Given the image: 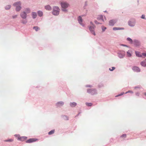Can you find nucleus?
Instances as JSON below:
<instances>
[{
	"label": "nucleus",
	"instance_id": "f257e3e1",
	"mask_svg": "<svg viewBox=\"0 0 146 146\" xmlns=\"http://www.w3.org/2000/svg\"><path fill=\"white\" fill-rule=\"evenodd\" d=\"M60 9L58 7L55 6L53 7L52 13L53 15H57L59 14Z\"/></svg>",
	"mask_w": 146,
	"mask_h": 146
},
{
	"label": "nucleus",
	"instance_id": "f03ea898",
	"mask_svg": "<svg viewBox=\"0 0 146 146\" xmlns=\"http://www.w3.org/2000/svg\"><path fill=\"white\" fill-rule=\"evenodd\" d=\"M21 5V3L20 2H16L14 4V5H15L16 7V10L17 11H19L21 9V7H20Z\"/></svg>",
	"mask_w": 146,
	"mask_h": 146
},
{
	"label": "nucleus",
	"instance_id": "7ed1b4c3",
	"mask_svg": "<svg viewBox=\"0 0 146 146\" xmlns=\"http://www.w3.org/2000/svg\"><path fill=\"white\" fill-rule=\"evenodd\" d=\"M16 137L18 138V140L21 141H24L26 140L27 138V137H20L19 135H17Z\"/></svg>",
	"mask_w": 146,
	"mask_h": 146
},
{
	"label": "nucleus",
	"instance_id": "20e7f679",
	"mask_svg": "<svg viewBox=\"0 0 146 146\" xmlns=\"http://www.w3.org/2000/svg\"><path fill=\"white\" fill-rule=\"evenodd\" d=\"M61 5L62 8L63 9L66 8L69 6V4L65 2H62Z\"/></svg>",
	"mask_w": 146,
	"mask_h": 146
},
{
	"label": "nucleus",
	"instance_id": "39448f33",
	"mask_svg": "<svg viewBox=\"0 0 146 146\" xmlns=\"http://www.w3.org/2000/svg\"><path fill=\"white\" fill-rule=\"evenodd\" d=\"M38 139L35 138H31L28 140L26 141L27 143H31L35 142L37 141Z\"/></svg>",
	"mask_w": 146,
	"mask_h": 146
},
{
	"label": "nucleus",
	"instance_id": "423d86ee",
	"mask_svg": "<svg viewBox=\"0 0 146 146\" xmlns=\"http://www.w3.org/2000/svg\"><path fill=\"white\" fill-rule=\"evenodd\" d=\"M94 26H90L89 27V30L91 31V33L94 35H95L96 34L94 31Z\"/></svg>",
	"mask_w": 146,
	"mask_h": 146
},
{
	"label": "nucleus",
	"instance_id": "0eeeda50",
	"mask_svg": "<svg viewBox=\"0 0 146 146\" xmlns=\"http://www.w3.org/2000/svg\"><path fill=\"white\" fill-rule=\"evenodd\" d=\"M21 17L23 19H25L27 17V14L26 13L24 12H22L20 14Z\"/></svg>",
	"mask_w": 146,
	"mask_h": 146
},
{
	"label": "nucleus",
	"instance_id": "6e6552de",
	"mask_svg": "<svg viewBox=\"0 0 146 146\" xmlns=\"http://www.w3.org/2000/svg\"><path fill=\"white\" fill-rule=\"evenodd\" d=\"M79 23L82 25L84 26V24L82 23V19L81 16L78 17V19Z\"/></svg>",
	"mask_w": 146,
	"mask_h": 146
},
{
	"label": "nucleus",
	"instance_id": "1a4fd4ad",
	"mask_svg": "<svg viewBox=\"0 0 146 146\" xmlns=\"http://www.w3.org/2000/svg\"><path fill=\"white\" fill-rule=\"evenodd\" d=\"M88 93H91L92 95H94L96 93V91L94 89H89L88 90Z\"/></svg>",
	"mask_w": 146,
	"mask_h": 146
},
{
	"label": "nucleus",
	"instance_id": "9d476101",
	"mask_svg": "<svg viewBox=\"0 0 146 146\" xmlns=\"http://www.w3.org/2000/svg\"><path fill=\"white\" fill-rule=\"evenodd\" d=\"M116 22V21L115 20H111L109 21V25L110 26H113Z\"/></svg>",
	"mask_w": 146,
	"mask_h": 146
},
{
	"label": "nucleus",
	"instance_id": "9b49d317",
	"mask_svg": "<svg viewBox=\"0 0 146 146\" xmlns=\"http://www.w3.org/2000/svg\"><path fill=\"white\" fill-rule=\"evenodd\" d=\"M45 9L47 11H50L52 10L51 7L49 5H47L44 7Z\"/></svg>",
	"mask_w": 146,
	"mask_h": 146
},
{
	"label": "nucleus",
	"instance_id": "f8f14e48",
	"mask_svg": "<svg viewBox=\"0 0 146 146\" xmlns=\"http://www.w3.org/2000/svg\"><path fill=\"white\" fill-rule=\"evenodd\" d=\"M141 65L143 66V67H146V59L145 60H144L141 61L140 63Z\"/></svg>",
	"mask_w": 146,
	"mask_h": 146
},
{
	"label": "nucleus",
	"instance_id": "ddd939ff",
	"mask_svg": "<svg viewBox=\"0 0 146 146\" xmlns=\"http://www.w3.org/2000/svg\"><path fill=\"white\" fill-rule=\"evenodd\" d=\"M135 53L137 56L139 57H143L142 53L141 54L140 52H139L135 51Z\"/></svg>",
	"mask_w": 146,
	"mask_h": 146
},
{
	"label": "nucleus",
	"instance_id": "4468645a",
	"mask_svg": "<svg viewBox=\"0 0 146 146\" xmlns=\"http://www.w3.org/2000/svg\"><path fill=\"white\" fill-rule=\"evenodd\" d=\"M64 104V103L62 102H58L56 104V106L58 107H60L62 106Z\"/></svg>",
	"mask_w": 146,
	"mask_h": 146
},
{
	"label": "nucleus",
	"instance_id": "2eb2a0df",
	"mask_svg": "<svg viewBox=\"0 0 146 146\" xmlns=\"http://www.w3.org/2000/svg\"><path fill=\"white\" fill-rule=\"evenodd\" d=\"M133 70L137 72H139L140 71V69L137 67H134L133 68Z\"/></svg>",
	"mask_w": 146,
	"mask_h": 146
},
{
	"label": "nucleus",
	"instance_id": "dca6fc26",
	"mask_svg": "<svg viewBox=\"0 0 146 146\" xmlns=\"http://www.w3.org/2000/svg\"><path fill=\"white\" fill-rule=\"evenodd\" d=\"M129 25L131 27L134 26L135 25V23L134 22H131V21H129L128 22Z\"/></svg>",
	"mask_w": 146,
	"mask_h": 146
},
{
	"label": "nucleus",
	"instance_id": "f3484780",
	"mask_svg": "<svg viewBox=\"0 0 146 146\" xmlns=\"http://www.w3.org/2000/svg\"><path fill=\"white\" fill-rule=\"evenodd\" d=\"M37 16L36 13L33 12L32 13V16L33 19L35 18Z\"/></svg>",
	"mask_w": 146,
	"mask_h": 146
},
{
	"label": "nucleus",
	"instance_id": "a211bd4d",
	"mask_svg": "<svg viewBox=\"0 0 146 146\" xmlns=\"http://www.w3.org/2000/svg\"><path fill=\"white\" fill-rule=\"evenodd\" d=\"M124 29L123 28H120V27H114L113 28V30H123Z\"/></svg>",
	"mask_w": 146,
	"mask_h": 146
},
{
	"label": "nucleus",
	"instance_id": "6ab92c4d",
	"mask_svg": "<svg viewBox=\"0 0 146 146\" xmlns=\"http://www.w3.org/2000/svg\"><path fill=\"white\" fill-rule=\"evenodd\" d=\"M37 13H38V15L40 17H41L43 15V12L41 11H38Z\"/></svg>",
	"mask_w": 146,
	"mask_h": 146
},
{
	"label": "nucleus",
	"instance_id": "aec40b11",
	"mask_svg": "<svg viewBox=\"0 0 146 146\" xmlns=\"http://www.w3.org/2000/svg\"><path fill=\"white\" fill-rule=\"evenodd\" d=\"M76 103L75 102L71 103L70 104V105L71 107H74L76 105Z\"/></svg>",
	"mask_w": 146,
	"mask_h": 146
},
{
	"label": "nucleus",
	"instance_id": "412c9836",
	"mask_svg": "<svg viewBox=\"0 0 146 146\" xmlns=\"http://www.w3.org/2000/svg\"><path fill=\"white\" fill-rule=\"evenodd\" d=\"M127 56L130 57L131 56V54L129 51H128L127 52Z\"/></svg>",
	"mask_w": 146,
	"mask_h": 146
},
{
	"label": "nucleus",
	"instance_id": "4be33fe9",
	"mask_svg": "<svg viewBox=\"0 0 146 146\" xmlns=\"http://www.w3.org/2000/svg\"><path fill=\"white\" fill-rule=\"evenodd\" d=\"M54 130H52L49 131L48 134L49 135H51L53 134L54 133Z\"/></svg>",
	"mask_w": 146,
	"mask_h": 146
},
{
	"label": "nucleus",
	"instance_id": "5701e85b",
	"mask_svg": "<svg viewBox=\"0 0 146 146\" xmlns=\"http://www.w3.org/2000/svg\"><path fill=\"white\" fill-rule=\"evenodd\" d=\"M33 29H35L36 31H37L40 29V28L38 27H33Z\"/></svg>",
	"mask_w": 146,
	"mask_h": 146
},
{
	"label": "nucleus",
	"instance_id": "b1692460",
	"mask_svg": "<svg viewBox=\"0 0 146 146\" xmlns=\"http://www.w3.org/2000/svg\"><path fill=\"white\" fill-rule=\"evenodd\" d=\"M25 11L27 13H29L31 12V11L29 8H27L25 9Z\"/></svg>",
	"mask_w": 146,
	"mask_h": 146
},
{
	"label": "nucleus",
	"instance_id": "393cba45",
	"mask_svg": "<svg viewBox=\"0 0 146 146\" xmlns=\"http://www.w3.org/2000/svg\"><path fill=\"white\" fill-rule=\"evenodd\" d=\"M11 6L9 5H8L6 6L5 7V9L7 10L11 8Z\"/></svg>",
	"mask_w": 146,
	"mask_h": 146
},
{
	"label": "nucleus",
	"instance_id": "a878e982",
	"mask_svg": "<svg viewBox=\"0 0 146 146\" xmlns=\"http://www.w3.org/2000/svg\"><path fill=\"white\" fill-rule=\"evenodd\" d=\"M126 135L125 134H123L121 136V138H126Z\"/></svg>",
	"mask_w": 146,
	"mask_h": 146
},
{
	"label": "nucleus",
	"instance_id": "bb28decb",
	"mask_svg": "<svg viewBox=\"0 0 146 146\" xmlns=\"http://www.w3.org/2000/svg\"><path fill=\"white\" fill-rule=\"evenodd\" d=\"M21 23L23 24H26L27 23V21L26 20H22Z\"/></svg>",
	"mask_w": 146,
	"mask_h": 146
},
{
	"label": "nucleus",
	"instance_id": "cd10ccee",
	"mask_svg": "<svg viewBox=\"0 0 146 146\" xmlns=\"http://www.w3.org/2000/svg\"><path fill=\"white\" fill-rule=\"evenodd\" d=\"M98 19L100 20H102L103 21V17L102 15L100 16L98 18Z\"/></svg>",
	"mask_w": 146,
	"mask_h": 146
},
{
	"label": "nucleus",
	"instance_id": "c85d7f7f",
	"mask_svg": "<svg viewBox=\"0 0 146 146\" xmlns=\"http://www.w3.org/2000/svg\"><path fill=\"white\" fill-rule=\"evenodd\" d=\"M92 104L91 103H86V105L88 106H91L92 105Z\"/></svg>",
	"mask_w": 146,
	"mask_h": 146
},
{
	"label": "nucleus",
	"instance_id": "c756f323",
	"mask_svg": "<svg viewBox=\"0 0 146 146\" xmlns=\"http://www.w3.org/2000/svg\"><path fill=\"white\" fill-rule=\"evenodd\" d=\"M127 40L128 41H129L131 43H132V39L129 38H127Z\"/></svg>",
	"mask_w": 146,
	"mask_h": 146
},
{
	"label": "nucleus",
	"instance_id": "7c9ffc66",
	"mask_svg": "<svg viewBox=\"0 0 146 146\" xmlns=\"http://www.w3.org/2000/svg\"><path fill=\"white\" fill-rule=\"evenodd\" d=\"M5 141L6 142H12L13 141V140L12 139H9L7 140H5Z\"/></svg>",
	"mask_w": 146,
	"mask_h": 146
},
{
	"label": "nucleus",
	"instance_id": "2f4dec72",
	"mask_svg": "<svg viewBox=\"0 0 146 146\" xmlns=\"http://www.w3.org/2000/svg\"><path fill=\"white\" fill-rule=\"evenodd\" d=\"M115 69V67H111V68H110L109 69L110 71H112L113 70Z\"/></svg>",
	"mask_w": 146,
	"mask_h": 146
},
{
	"label": "nucleus",
	"instance_id": "473e14b6",
	"mask_svg": "<svg viewBox=\"0 0 146 146\" xmlns=\"http://www.w3.org/2000/svg\"><path fill=\"white\" fill-rule=\"evenodd\" d=\"M124 94V92H122L121 94H119L118 95L116 96L115 97H118L119 96H122Z\"/></svg>",
	"mask_w": 146,
	"mask_h": 146
},
{
	"label": "nucleus",
	"instance_id": "72a5a7b5",
	"mask_svg": "<svg viewBox=\"0 0 146 146\" xmlns=\"http://www.w3.org/2000/svg\"><path fill=\"white\" fill-rule=\"evenodd\" d=\"M142 55L143 57L146 56V53H142Z\"/></svg>",
	"mask_w": 146,
	"mask_h": 146
},
{
	"label": "nucleus",
	"instance_id": "f704fd0d",
	"mask_svg": "<svg viewBox=\"0 0 146 146\" xmlns=\"http://www.w3.org/2000/svg\"><path fill=\"white\" fill-rule=\"evenodd\" d=\"M128 93H133V92H132V91H130V90H129V91H128L127 92H126L125 93V94H126Z\"/></svg>",
	"mask_w": 146,
	"mask_h": 146
},
{
	"label": "nucleus",
	"instance_id": "c9c22d12",
	"mask_svg": "<svg viewBox=\"0 0 146 146\" xmlns=\"http://www.w3.org/2000/svg\"><path fill=\"white\" fill-rule=\"evenodd\" d=\"M141 18H142V19H145V15H142L141 16Z\"/></svg>",
	"mask_w": 146,
	"mask_h": 146
},
{
	"label": "nucleus",
	"instance_id": "e433bc0d",
	"mask_svg": "<svg viewBox=\"0 0 146 146\" xmlns=\"http://www.w3.org/2000/svg\"><path fill=\"white\" fill-rule=\"evenodd\" d=\"M124 55H123L122 56H121V55L120 54H119V57L120 58H122L124 56Z\"/></svg>",
	"mask_w": 146,
	"mask_h": 146
},
{
	"label": "nucleus",
	"instance_id": "4c0bfd02",
	"mask_svg": "<svg viewBox=\"0 0 146 146\" xmlns=\"http://www.w3.org/2000/svg\"><path fill=\"white\" fill-rule=\"evenodd\" d=\"M17 17V15H16L15 16H13V18H16Z\"/></svg>",
	"mask_w": 146,
	"mask_h": 146
},
{
	"label": "nucleus",
	"instance_id": "58836bf2",
	"mask_svg": "<svg viewBox=\"0 0 146 146\" xmlns=\"http://www.w3.org/2000/svg\"><path fill=\"white\" fill-rule=\"evenodd\" d=\"M106 29V27H105V28H104V29H103V28H102V30H103V31H104L105 30V29Z\"/></svg>",
	"mask_w": 146,
	"mask_h": 146
},
{
	"label": "nucleus",
	"instance_id": "ea45409f",
	"mask_svg": "<svg viewBox=\"0 0 146 146\" xmlns=\"http://www.w3.org/2000/svg\"><path fill=\"white\" fill-rule=\"evenodd\" d=\"M90 24L92 25H93V24H92V22H91L90 23Z\"/></svg>",
	"mask_w": 146,
	"mask_h": 146
},
{
	"label": "nucleus",
	"instance_id": "a19ab883",
	"mask_svg": "<svg viewBox=\"0 0 146 146\" xmlns=\"http://www.w3.org/2000/svg\"><path fill=\"white\" fill-rule=\"evenodd\" d=\"M95 23L96 24H98V22L97 21H95Z\"/></svg>",
	"mask_w": 146,
	"mask_h": 146
},
{
	"label": "nucleus",
	"instance_id": "79ce46f5",
	"mask_svg": "<svg viewBox=\"0 0 146 146\" xmlns=\"http://www.w3.org/2000/svg\"><path fill=\"white\" fill-rule=\"evenodd\" d=\"M62 10H63V11H65L66 10V9H62Z\"/></svg>",
	"mask_w": 146,
	"mask_h": 146
},
{
	"label": "nucleus",
	"instance_id": "37998d69",
	"mask_svg": "<svg viewBox=\"0 0 146 146\" xmlns=\"http://www.w3.org/2000/svg\"><path fill=\"white\" fill-rule=\"evenodd\" d=\"M122 45H123V46H126L125 45H123V44Z\"/></svg>",
	"mask_w": 146,
	"mask_h": 146
},
{
	"label": "nucleus",
	"instance_id": "c03bdc74",
	"mask_svg": "<svg viewBox=\"0 0 146 146\" xmlns=\"http://www.w3.org/2000/svg\"><path fill=\"white\" fill-rule=\"evenodd\" d=\"M136 95H138V93H136Z\"/></svg>",
	"mask_w": 146,
	"mask_h": 146
},
{
	"label": "nucleus",
	"instance_id": "a18cd8bd",
	"mask_svg": "<svg viewBox=\"0 0 146 146\" xmlns=\"http://www.w3.org/2000/svg\"><path fill=\"white\" fill-rule=\"evenodd\" d=\"M144 94L146 96V92Z\"/></svg>",
	"mask_w": 146,
	"mask_h": 146
},
{
	"label": "nucleus",
	"instance_id": "49530a36",
	"mask_svg": "<svg viewBox=\"0 0 146 146\" xmlns=\"http://www.w3.org/2000/svg\"><path fill=\"white\" fill-rule=\"evenodd\" d=\"M104 12H107V11H105Z\"/></svg>",
	"mask_w": 146,
	"mask_h": 146
}]
</instances>
